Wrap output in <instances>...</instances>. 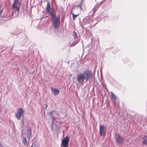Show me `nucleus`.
<instances>
[{
  "instance_id": "f03ea898",
  "label": "nucleus",
  "mask_w": 147,
  "mask_h": 147,
  "mask_svg": "<svg viewBox=\"0 0 147 147\" xmlns=\"http://www.w3.org/2000/svg\"><path fill=\"white\" fill-rule=\"evenodd\" d=\"M51 19L53 27L55 29H58L60 25V17L53 15Z\"/></svg>"
},
{
  "instance_id": "ddd939ff",
  "label": "nucleus",
  "mask_w": 147,
  "mask_h": 147,
  "mask_svg": "<svg viewBox=\"0 0 147 147\" xmlns=\"http://www.w3.org/2000/svg\"><path fill=\"white\" fill-rule=\"evenodd\" d=\"M143 143L147 145V136H145L144 137Z\"/></svg>"
},
{
  "instance_id": "1a4fd4ad",
  "label": "nucleus",
  "mask_w": 147,
  "mask_h": 147,
  "mask_svg": "<svg viewBox=\"0 0 147 147\" xmlns=\"http://www.w3.org/2000/svg\"><path fill=\"white\" fill-rule=\"evenodd\" d=\"M46 12L51 15V17L52 18V15L56 16V13L54 11V9L53 8H49L46 10Z\"/></svg>"
},
{
  "instance_id": "4be33fe9",
  "label": "nucleus",
  "mask_w": 147,
  "mask_h": 147,
  "mask_svg": "<svg viewBox=\"0 0 147 147\" xmlns=\"http://www.w3.org/2000/svg\"><path fill=\"white\" fill-rule=\"evenodd\" d=\"M103 2H104V1H101V3H103Z\"/></svg>"
},
{
  "instance_id": "6e6552de",
  "label": "nucleus",
  "mask_w": 147,
  "mask_h": 147,
  "mask_svg": "<svg viewBox=\"0 0 147 147\" xmlns=\"http://www.w3.org/2000/svg\"><path fill=\"white\" fill-rule=\"evenodd\" d=\"M115 138L116 142L119 144H121L123 140V138L117 133L115 134Z\"/></svg>"
},
{
  "instance_id": "9d476101",
  "label": "nucleus",
  "mask_w": 147,
  "mask_h": 147,
  "mask_svg": "<svg viewBox=\"0 0 147 147\" xmlns=\"http://www.w3.org/2000/svg\"><path fill=\"white\" fill-rule=\"evenodd\" d=\"M50 115L53 120H54L56 119L58 116V115L56 111H53L51 113Z\"/></svg>"
},
{
  "instance_id": "39448f33",
  "label": "nucleus",
  "mask_w": 147,
  "mask_h": 147,
  "mask_svg": "<svg viewBox=\"0 0 147 147\" xmlns=\"http://www.w3.org/2000/svg\"><path fill=\"white\" fill-rule=\"evenodd\" d=\"M20 7V2L18 0H16L12 4V8L13 11H19Z\"/></svg>"
},
{
  "instance_id": "5701e85b",
  "label": "nucleus",
  "mask_w": 147,
  "mask_h": 147,
  "mask_svg": "<svg viewBox=\"0 0 147 147\" xmlns=\"http://www.w3.org/2000/svg\"><path fill=\"white\" fill-rule=\"evenodd\" d=\"M31 147H33V146H32H32H31Z\"/></svg>"
},
{
  "instance_id": "7ed1b4c3",
  "label": "nucleus",
  "mask_w": 147,
  "mask_h": 147,
  "mask_svg": "<svg viewBox=\"0 0 147 147\" xmlns=\"http://www.w3.org/2000/svg\"><path fill=\"white\" fill-rule=\"evenodd\" d=\"M83 1L81 0L80 3L78 5H76L73 7L71 9V13L79 14L82 10V8Z\"/></svg>"
},
{
  "instance_id": "f8f14e48",
  "label": "nucleus",
  "mask_w": 147,
  "mask_h": 147,
  "mask_svg": "<svg viewBox=\"0 0 147 147\" xmlns=\"http://www.w3.org/2000/svg\"><path fill=\"white\" fill-rule=\"evenodd\" d=\"M111 94L112 100L115 105V100L117 98V97L112 92H111Z\"/></svg>"
},
{
  "instance_id": "f3484780",
  "label": "nucleus",
  "mask_w": 147,
  "mask_h": 147,
  "mask_svg": "<svg viewBox=\"0 0 147 147\" xmlns=\"http://www.w3.org/2000/svg\"><path fill=\"white\" fill-rule=\"evenodd\" d=\"M49 8H50V5L49 4V2L48 1L47 2V5L46 8V10Z\"/></svg>"
},
{
  "instance_id": "f257e3e1",
  "label": "nucleus",
  "mask_w": 147,
  "mask_h": 147,
  "mask_svg": "<svg viewBox=\"0 0 147 147\" xmlns=\"http://www.w3.org/2000/svg\"><path fill=\"white\" fill-rule=\"evenodd\" d=\"M92 76L91 71H85L82 73L78 74L75 81L76 84L80 87L82 86L84 83V80L86 81L90 80Z\"/></svg>"
},
{
  "instance_id": "a211bd4d",
  "label": "nucleus",
  "mask_w": 147,
  "mask_h": 147,
  "mask_svg": "<svg viewBox=\"0 0 147 147\" xmlns=\"http://www.w3.org/2000/svg\"><path fill=\"white\" fill-rule=\"evenodd\" d=\"M80 25L81 26L82 28H84V26L82 25L81 24H80Z\"/></svg>"
},
{
  "instance_id": "6ab92c4d",
  "label": "nucleus",
  "mask_w": 147,
  "mask_h": 147,
  "mask_svg": "<svg viewBox=\"0 0 147 147\" xmlns=\"http://www.w3.org/2000/svg\"><path fill=\"white\" fill-rule=\"evenodd\" d=\"M46 106V109L47 107V104H45Z\"/></svg>"
},
{
  "instance_id": "423d86ee",
  "label": "nucleus",
  "mask_w": 147,
  "mask_h": 147,
  "mask_svg": "<svg viewBox=\"0 0 147 147\" xmlns=\"http://www.w3.org/2000/svg\"><path fill=\"white\" fill-rule=\"evenodd\" d=\"M107 131V127L104 125H100L99 128V133L100 136H105Z\"/></svg>"
},
{
  "instance_id": "20e7f679",
  "label": "nucleus",
  "mask_w": 147,
  "mask_h": 147,
  "mask_svg": "<svg viewBox=\"0 0 147 147\" xmlns=\"http://www.w3.org/2000/svg\"><path fill=\"white\" fill-rule=\"evenodd\" d=\"M24 113V110L22 108H20L17 110V112L15 113L16 117L18 120H20L21 117H23Z\"/></svg>"
},
{
  "instance_id": "9b49d317",
  "label": "nucleus",
  "mask_w": 147,
  "mask_h": 147,
  "mask_svg": "<svg viewBox=\"0 0 147 147\" xmlns=\"http://www.w3.org/2000/svg\"><path fill=\"white\" fill-rule=\"evenodd\" d=\"M52 93L55 95H56L59 94V92L58 90L51 88Z\"/></svg>"
},
{
  "instance_id": "412c9836",
  "label": "nucleus",
  "mask_w": 147,
  "mask_h": 147,
  "mask_svg": "<svg viewBox=\"0 0 147 147\" xmlns=\"http://www.w3.org/2000/svg\"><path fill=\"white\" fill-rule=\"evenodd\" d=\"M30 135H31V130H30Z\"/></svg>"
},
{
  "instance_id": "aec40b11",
  "label": "nucleus",
  "mask_w": 147,
  "mask_h": 147,
  "mask_svg": "<svg viewBox=\"0 0 147 147\" xmlns=\"http://www.w3.org/2000/svg\"><path fill=\"white\" fill-rule=\"evenodd\" d=\"M1 13H2V11L1 10H0V15L1 14Z\"/></svg>"
},
{
  "instance_id": "b1692460",
  "label": "nucleus",
  "mask_w": 147,
  "mask_h": 147,
  "mask_svg": "<svg viewBox=\"0 0 147 147\" xmlns=\"http://www.w3.org/2000/svg\"><path fill=\"white\" fill-rule=\"evenodd\" d=\"M12 14H13V13H12Z\"/></svg>"
},
{
  "instance_id": "dca6fc26",
  "label": "nucleus",
  "mask_w": 147,
  "mask_h": 147,
  "mask_svg": "<svg viewBox=\"0 0 147 147\" xmlns=\"http://www.w3.org/2000/svg\"><path fill=\"white\" fill-rule=\"evenodd\" d=\"M73 36L74 38H77V35L75 32H73Z\"/></svg>"
},
{
  "instance_id": "2eb2a0df",
  "label": "nucleus",
  "mask_w": 147,
  "mask_h": 147,
  "mask_svg": "<svg viewBox=\"0 0 147 147\" xmlns=\"http://www.w3.org/2000/svg\"><path fill=\"white\" fill-rule=\"evenodd\" d=\"M23 143L25 145H26L27 144V141L26 139L24 138H23Z\"/></svg>"
},
{
  "instance_id": "0eeeda50",
  "label": "nucleus",
  "mask_w": 147,
  "mask_h": 147,
  "mask_svg": "<svg viewBox=\"0 0 147 147\" xmlns=\"http://www.w3.org/2000/svg\"><path fill=\"white\" fill-rule=\"evenodd\" d=\"M69 140V137L66 136L65 138L62 141L61 147H68Z\"/></svg>"
},
{
  "instance_id": "4468645a",
  "label": "nucleus",
  "mask_w": 147,
  "mask_h": 147,
  "mask_svg": "<svg viewBox=\"0 0 147 147\" xmlns=\"http://www.w3.org/2000/svg\"><path fill=\"white\" fill-rule=\"evenodd\" d=\"M72 15V18L74 20H75L76 18L78 16L79 14L78 13L77 14L75 15L74 13H71Z\"/></svg>"
}]
</instances>
